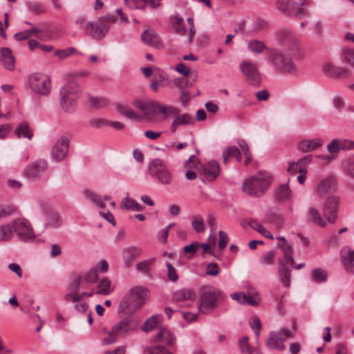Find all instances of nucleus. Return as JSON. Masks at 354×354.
<instances>
[{"mask_svg":"<svg viewBox=\"0 0 354 354\" xmlns=\"http://www.w3.org/2000/svg\"><path fill=\"white\" fill-rule=\"evenodd\" d=\"M81 277L86 286L94 283L98 279L97 270L95 268L91 269L86 273L81 275Z\"/></svg>","mask_w":354,"mask_h":354,"instance_id":"c03bdc74","label":"nucleus"},{"mask_svg":"<svg viewBox=\"0 0 354 354\" xmlns=\"http://www.w3.org/2000/svg\"><path fill=\"white\" fill-rule=\"evenodd\" d=\"M29 12L35 15H40L46 12V6L41 2L30 1L26 3Z\"/></svg>","mask_w":354,"mask_h":354,"instance_id":"58836bf2","label":"nucleus"},{"mask_svg":"<svg viewBox=\"0 0 354 354\" xmlns=\"http://www.w3.org/2000/svg\"><path fill=\"white\" fill-rule=\"evenodd\" d=\"M265 59L274 68L281 73H295L297 72V66L291 56L279 49H268Z\"/></svg>","mask_w":354,"mask_h":354,"instance_id":"20e7f679","label":"nucleus"},{"mask_svg":"<svg viewBox=\"0 0 354 354\" xmlns=\"http://www.w3.org/2000/svg\"><path fill=\"white\" fill-rule=\"evenodd\" d=\"M310 161V158L306 156L303 159H300L297 162H293L288 168V172L292 174H296L297 172L300 173V170L305 169L302 168L304 165L308 163Z\"/></svg>","mask_w":354,"mask_h":354,"instance_id":"79ce46f5","label":"nucleus"},{"mask_svg":"<svg viewBox=\"0 0 354 354\" xmlns=\"http://www.w3.org/2000/svg\"><path fill=\"white\" fill-rule=\"evenodd\" d=\"M176 337L172 332L167 328L161 327L159 328L158 333L156 334L154 341L173 346L176 343Z\"/></svg>","mask_w":354,"mask_h":354,"instance_id":"b1692460","label":"nucleus"},{"mask_svg":"<svg viewBox=\"0 0 354 354\" xmlns=\"http://www.w3.org/2000/svg\"><path fill=\"white\" fill-rule=\"evenodd\" d=\"M248 337L243 336L239 340V347L242 354H252L254 352V348L248 342Z\"/></svg>","mask_w":354,"mask_h":354,"instance_id":"37998d69","label":"nucleus"},{"mask_svg":"<svg viewBox=\"0 0 354 354\" xmlns=\"http://www.w3.org/2000/svg\"><path fill=\"white\" fill-rule=\"evenodd\" d=\"M61 224V218L60 216L57 214H52L50 216V220L47 223V225H49L52 227H57Z\"/></svg>","mask_w":354,"mask_h":354,"instance_id":"e2e57ef3","label":"nucleus"},{"mask_svg":"<svg viewBox=\"0 0 354 354\" xmlns=\"http://www.w3.org/2000/svg\"><path fill=\"white\" fill-rule=\"evenodd\" d=\"M174 298L177 301L192 300L195 298V292L191 289H181L174 293Z\"/></svg>","mask_w":354,"mask_h":354,"instance_id":"473e14b6","label":"nucleus"},{"mask_svg":"<svg viewBox=\"0 0 354 354\" xmlns=\"http://www.w3.org/2000/svg\"><path fill=\"white\" fill-rule=\"evenodd\" d=\"M279 274L281 281L286 286L289 287L291 283V270L286 266L283 261H279Z\"/></svg>","mask_w":354,"mask_h":354,"instance_id":"c756f323","label":"nucleus"},{"mask_svg":"<svg viewBox=\"0 0 354 354\" xmlns=\"http://www.w3.org/2000/svg\"><path fill=\"white\" fill-rule=\"evenodd\" d=\"M60 105L67 113H73L76 109V100L80 97L81 91L75 81H69L59 91Z\"/></svg>","mask_w":354,"mask_h":354,"instance_id":"39448f33","label":"nucleus"},{"mask_svg":"<svg viewBox=\"0 0 354 354\" xmlns=\"http://www.w3.org/2000/svg\"><path fill=\"white\" fill-rule=\"evenodd\" d=\"M116 21L117 17L110 15L100 18L97 23L88 22L85 24V33L93 39H102L109 31L110 24H115Z\"/></svg>","mask_w":354,"mask_h":354,"instance_id":"423d86ee","label":"nucleus"},{"mask_svg":"<svg viewBox=\"0 0 354 354\" xmlns=\"http://www.w3.org/2000/svg\"><path fill=\"white\" fill-rule=\"evenodd\" d=\"M340 58L343 63L349 66L354 67V50L349 48L343 49Z\"/></svg>","mask_w":354,"mask_h":354,"instance_id":"a19ab883","label":"nucleus"},{"mask_svg":"<svg viewBox=\"0 0 354 354\" xmlns=\"http://www.w3.org/2000/svg\"><path fill=\"white\" fill-rule=\"evenodd\" d=\"M139 320L134 317H126L115 323L110 330L103 328L102 344L105 346L114 344L118 342V337H126L138 330Z\"/></svg>","mask_w":354,"mask_h":354,"instance_id":"f03ea898","label":"nucleus"},{"mask_svg":"<svg viewBox=\"0 0 354 354\" xmlns=\"http://www.w3.org/2000/svg\"><path fill=\"white\" fill-rule=\"evenodd\" d=\"M176 71L186 77H188L190 73L189 68L183 63L178 64L176 66Z\"/></svg>","mask_w":354,"mask_h":354,"instance_id":"774afa93","label":"nucleus"},{"mask_svg":"<svg viewBox=\"0 0 354 354\" xmlns=\"http://www.w3.org/2000/svg\"><path fill=\"white\" fill-rule=\"evenodd\" d=\"M171 21L175 33L180 35H185L186 29L183 25V19L178 14L171 17Z\"/></svg>","mask_w":354,"mask_h":354,"instance_id":"c9c22d12","label":"nucleus"},{"mask_svg":"<svg viewBox=\"0 0 354 354\" xmlns=\"http://www.w3.org/2000/svg\"><path fill=\"white\" fill-rule=\"evenodd\" d=\"M238 144L245 156V165H247L252 161V159L249 146L244 140H239L238 141Z\"/></svg>","mask_w":354,"mask_h":354,"instance_id":"de8ad7c7","label":"nucleus"},{"mask_svg":"<svg viewBox=\"0 0 354 354\" xmlns=\"http://www.w3.org/2000/svg\"><path fill=\"white\" fill-rule=\"evenodd\" d=\"M116 110L120 114L131 120H140L142 118V116L141 115L137 113L132 109H131L130 107L125 104H117Z\"/></svg>","mask_w":354,"mask_h":354,"instance_id":"cd10ccee","label":"nucleus"},{"mask_svg":"<svg viewBox=\"0 0 354 354\" xmlns=\"http://www.w3.org/2000/svg\"><path fill=\"white\" fill-rule=\"evenodd\" d=\"M341 261L347 272L354 273V251L344 246L340 251Z\"/></svg>","mask_w":354,"mask_h":354,"instance_id":"412c9836","label":"nucleus"},{"mask_svg":"<svg viewBox=\"0 0 354 354\" xmlns=\"http://www.w3.org/2000/svg\"><path fill=\"white\" fill-rule=\"evenodd\" d=\"M220 268L216 263H210L207 265L206 274L210 276H217L220 273Z\"/></svg>","mask_w":354,"mask_h":354,"instance_id":"052dcab7","label":"nucleus"},{"mask_svg":"<svg viewBox=\"0 0 354 354\" xmlns=\"http://www.w3.org/2000/svg\"><path fill=\"white\" fill-rule=\"evenodd\" d=\"M223 163L227 165L228 163V158L230 157L234 158L237 162H240L242 160V156L240 149L236 146H230L223 152Z\"/></svg>","mask_w":354,"mask_h":354,"instance_id":"c85d7f7f","label":"nucleus"},{"mask_svg":"<svg viewBox=\"0 0 354 354\" xmlns=\"http://www.w3.org/2000/svg\"><path fill=\"white\" fill-rule=\"evenodd\" d=\"M340 199L337 196L327 197L323 205V214L328 223H334L337 218Z\"/></svg>","mask_w":354,"mask_h":354,"instance_id":"4468645a","label":"nucleus"},{"mask_svg":"<svg viewBox=\"0 0 354 354\" xmlns=\"http://www.w3.org/2000/svg\"><path fill=\"white\" fill-rule=\"evenodd\" d=\"M166 266L168 279L173 282H176L178 279L176 268L169 262H167Z\"/></svg>","mask_w":354,"mask_h":354,"instance_id":"13d9d810","label":"nucleus"},{"mask_svg":"<svg viewBox=\"0 0 354 354\" xmlns=\"http://www.w3.org/2000/svg\"><path fill=\"white\" fill-rule=\"evenodd\" d=\"M77 52L76 49L73 47H70L66 49L57 50L55 52V55L59 57L61 59H64L69 56L70 55L74 54Z\"/></svg>","mask_w":354,"mask_h":354,"instance_id":"4d7b16f0","label":"nucleus"},{"mask_svg":"<svg viewBox=\"0 0 354 354\" xmlns=\"http://www.w3.org/2000/svg\"><path fill=\"white\" fill-rule=\"evenodd\" d=\"M47 167L48 162L46 160H37L26 167L25 176L31 180L39 178L46 170Z\"/></svg>","mask_w":354,"mask_h":354,"instance_id":"f3484780","label":"nucleus"},{"mask_svg":"<svg viewBox=\"0 0 354 354\" xmlns=\"http://www.w3.org/2000/svg\"><path fill=\"white\" fill-rule=\"evenodd\" d=\"M292 333L287 328H282L279 332L272 331L267 342L269 348L283 351L285 348L284 342L286 338H292Z\"/></svg>","mask_w":354,"mask_h":354,"instance_id":"ddd939ff","label":"nucleus"},{"mask_svg":"<svg viewBox=\"0 0 354 354\" xmlns=\"http://www.w3.org/2000/svg\"><path fill=\"white\" fill-rule=\"evenodd\" d=\"M219 297L220 292L215 288H203L198 301V311L203 314L212 312L217 306Z\"/></svg>","mask_w":354,"mask_h":354,"instance_id":"0eeeda50","label":"nucleus"},{"mask_svg":"<svg viewBox=\"0 0 354 354\" xmlns=\"http://www.w3.org/2000/svg\"><path fill=\"white\" fill-rule=\"evenodd\" d=\"M247 47L248 50L255 55H259L264 50L268 53V49H272L273 48H268L266 45L260 40L252 39L248 42Z\"/></svg>","mask_w":354,"mask_h":354,"instance_id":"bb28decb","label":"nucleus"},{"mask_svg":"<svg viewBox=\"0 0 354 354\" xmlns=\"http://www.w3.org/2000/svg\"><path fill=\"white\" fill-rule=\"evenodd\" d=\"M70 140L62 136L53 147L51 156L56 161H62L66 158L68 151Z\"/></svg>","mask_w":354,"mask_h":354,"instance_id":"dca6fc26","label":"nucleus"},{"mask_svg":"<svg viewBox=\"0 0 354 354\" xmlns=\"http://www.w3.org/2000/svg\"><path fill=\"white\" fill-rule=\"evenodd\" d=\"M174 85L181 91H184V88L191 86L189 80L186 77H177L173 80Z\"/></svg>","mask_w":354,"mask_h":354,"instance_id":"864d4df0","label":"nucleus"},{"mask_svg":"<svg viewBox=\"0 0 354 354\" xmlns=\"http://www.w3.org/2000/svg\"><path fill=\"white\" fill-rule=\"evenodd\" d=\"M307 218L312 223L320 227H325L328 221L315 207H310L307 210Z\"/></svg>","mask_w":354,"mask_h":354,"instance_id":"4be33fe9","label":"nucleus"},{"mask_svg":"<svg viewBox=\"0 0 354 354\" xmlns=\"http://www.w3.org/2000/svg\"><path fill=\"white\" fill-rule=\"evenodd\" d=\"M141 39L145 45L153 47L157 50H160L164 48L162 39L153 30H145L141 35Z\"/></svg>","mask_w":354,"mask_h":354,"instance_id":"a211bd4d","label":"nucleus"},{"mask_svg":"<svg viewBox=\"0 0 354 354\" xmlns=\"http://www.w3.org/2000/svg\"><path fill=\"white\" fill-rule=\"evenodd\" d=\"M0 62L6 69L9 71L14 70L15 58L10 48L6 47L0 48Z\"/></svg>","mask_w":354,"mask_h":354,"instance_id":"5701e85b","label":"nucleus"},{"mask_svg":"<svg viewBox=\"0 0 354 354\" xmlns=\"http://www.w3.org/2000/svg\"><path fill=\"white\" fill-rule=\"evenodd\" d=\"M220 171V166L215 160L209 161L201 165L199 169L201 174L209 181L214 180L219 175Z\"/></svg>","mask_w":354,"mask_h":354,"instance_id":"aec40b11","label":"nucleus"},{"mask_svg":"<svg viewBox=\"0 0 354 354\" xmlns=\"http://www.w3.org/2000/svg\"><path fill=\"white\" fill-rule=\"evenodd\" d=\"M323 72L331 78H347L351 75L349 69L335 66L330 63H324L322 66Z\"/></svg>","mask_w":354,"mask_h":354,"instance_id":"6ab92c4d","label":"nucleus"},{"mask_svg":"<svg viewBox=\"0 0 354 354\" xmlns=\"http://www.w3.org/2000/svg\"><path fill=\"white\" fill-rule=\"evenodd\" d=\"M86 287L81 276L77 277L75 279L71 282L69 286V290L72 292H77V291L81 288H84Z\"/></svg>","mask_w":354,"mask_h":354,"instance_id":"603ef678","label":"nucleus"},{"mask_svg":"<svg viewBox=\"0 0 354 354\" xmlns=\"http://www.w3.org/2000/svg\"><path fill=\"white\" fill-rule=\"evenodd\" d=\"M250 327L254 330L256 336L258 337L260 335L261 329V323L257 317H253L250 321Z\"/></svg>","mask_w":354,"mask_h":354,"instance_id":"6e6d98bb","label":"nucleus"},{"mask_svg":"<svg viewBox=\"0 0 354 354\" xmlns=\"http://www.w3.org/2000/svg\"><path fill=\"white\" fill-rule=\"evenodd\" d=\"M239 68L249 84L255 87L259 86L261 77L255 64L248 61L243 62L240 64Z\"/></svg>","mask_w":354,"mask_h":354,"instance_id":"f8f14e48","label":"nucleus"},{"mask_svg":"<svg viewBox=\"0 0 354 354\" xmlns=\"http://www.w3.org/2000/svg\"><path fill=\"white\" fill-rule=\"evenodd\" d=\"M28 84L33 92L40 95L47 96L51 91L50 77L43 73H33L28 77Z\"/></svg>","mask_w":354,"mask_h":354,"instance_id":"9d476101","label":"nucleus"},{"mask_svg":"<svg viewBox=\"0 0 354 354\" xmlns=\"http://www.w3.org/2000/svg\"><path fill=\"white\" fill-rule=\"evenodd\" d=\"M192 226L193 229L197 232L204 231L205 226L202 217L201 216H194L192 221Z\"/></svg>","mask_w":354,"mask_h":354,"instance_id":"8fccbe9b","label":"nucleus"},{"mask_svg":"<svg viewBox=\"0 0 354 354\" xmlns=\"http://www.w3.org/2000/svg\"><path fill=\"white\" fill-rule=\"evenodd\" d=\"M90 104L95 109H100L107 105V101L103 98L91 97Z\"/></svg>","mask_w":354,"mask_h":354,"instance_id":"bf43d9fd","label":"nucleus"},{"mask_svg":"<svg viewBox=\"0 0 354 354\" xmlns=\"http://www.w3.org/2000/svg\"><path fill=\"white\" fill-rule=\"evenodd\" d=\"M155 259H149L137 263L136 269L144 273L149 272L150 266L154 262Z\"/></svg>","mask_w":354,"mask_h":354,"instance_id":"3c124183","label":"nucleus"},{"mask_svg":"<svg viewBox=\"0 0 354 354\" xmlns=\"http://www.w3.org/2000/svg\"><path fill=\"white\" fill-rule=\"evenodd\" d=\"M333 106L338 111H342L345 106L344 100L341 97L335 96L333 98Z\"/></svg>","mask_w":354,"mask_h":354,"instance_id":"338daca9","label":"nucleus"},{"mask_svg":"<svg viewBox=\"0 0 354 354\" xmlns=\"http://www.w3.org/2000/svg\"><path fill=\"white\" fill-rule=\"evenodd\" d=\"M323 145L322 140L320 138H315L312 140H304L298 144V149L302 152L307 153L315 150L322 147Z\"/></svg>","mask_w":354,"mask_h":354,"instance_id":"a878e982","label":"nucleus"},{"mask_svg":"<svg viewBox=\"0 0 354 354\" xmlns=\"http://www.w3.org/2000/svg\"><path fill=\"white\" fill-rule=\"evenodd\" d=\"M12 232H16L19 240L24 242L32 241L35 237L30 222L22 218L13 220L11 223Z\"/></svg>","mask_w":354,"mask_h":354,"instance_id":"9b49d317","label":"nucleus"},{"mask_svg":"<svg viewBox=\"0 0 354 354\" xmlns=\"http://www.w3.org/2000/svg\"><path fill=\"white\" fill-rule=\"evenodd\" d=\"M11 223L0 225V241H6L12 236V229Z\"/></svg>","mask_w":354,"mask_h":354,"instance_id":"49530a36","label":"nucleus"},{"mask_svg":"<svg viewBox=\"0 0 354 354\" xmlns=\"http://www.w3.org/2000/svg\"><path fill=\"white\" fill-rule=\"evenodd\" d=\"M270 184V178L266 174H259L246 180L243 185V190L248 195L261 196L268 189Z\"/></svg>","mask_w":354,"mask_h":354,"instance_id":"6e6552de","label":"nucleus"},{"mask_svg":"<svg viewBox=\"0 0 354 354\" xmlns=\"http://www.w3.org/2000/svg\"><path fill=\"white\" fill-rule=\"evenodd\" d=\"M339 140L334 139L327 146V150L332 153H337L339 149Z\"/></svg>","mask_w":354,"mask_h":354,"instance_id":"69168bd1","label":"nucleus"},{"mask_svg":"<svg viewBox=\"0 0 354 354\" xmlns=\"http://www.w3.org/2000/svg\"><path fill=\"white\" fill-rule=\"evenodd\" d=\"M142 253V250L140 248L132 246L125 248L123 250V260L124 266L129 268L131 266L133 261L140 256Z\"/></svg>","mask_w":354,"mask_h":354,"instance_id":"393cba45","label":"nucleus"},{"mask_svg":"<svg viewBox=\"0 0 354 354\" xmlns=\"http://www.w3.org/2000/svg\"><path fill=\"white\" fill-rule=\"evenodd\" d=\"M15 133L17 135L18 138H26L28 140H31L33 134L32 132L26 122H20L15 130Z\"/></svg>","mask_w":354,"mask_h":354,"instance_id":"7c9ffc66","label":"nucleus"},{"mask_svg":"<svg viewBox=\"0 0 354 354\" xmlns=\"http://www.w3.org/2000/svg\"><path fill=\"white\" fill-rule=\"evenodd\" d=\"M337 182L334 175L330 174L322 178L314 188V192L320 197L336 192Z\"/></svg>","mask_w":354,"mask_h":354,"instance_id":"2eb2a0df","label":"nucleus"},{"mask_svg":"<svg viewBox=\"0 0 354 354\" xmlns=\"http://www.w3.org/2000/svg\"><path fill=\"white\" fill-rule=\"evenodd\" d=\"M148 170L151 176L157 180L163 185H170L172 181V175L168 169L165 162L160 159L155 158L149 163Z\"/></svg>","mask_w":354,"mask_h":354,"instance_id":"1a4fd4ad","label":"nucleus"},{"mask_svg":"<svg viewBox=\"0 0 354 354\" xmlns=\"http://www.w3.org/2000/svg\"><path fill=\"white\" fill-rule=\"evenodd\" d=\"M83 193L86 199L90 201L99 208L104 209L105 207V204L103 202L102 198L99 195L88 189L84 190Z\"/></svg>","mask_w":354,"mask_h":354,"instance_id":"e433bc0d","label":"nucleus"},{"mask_svg":"<svg viewBox=\"0 0 354 354\" xmlns=\"http://www.w3.org/2000/svg\"><path fill=\"white\" fill-rule=\"evenodd\" d=\"M145 354H172L167 351L163 346H154L147 348Z\"/></svg>","mask_w":354,"mask_h":354,"instance_id":"5fc2aeb1","label":"nucleus"},{"mask_svg":"<svg viewBox=\"0 0 354 354\" xmlns=\"http://www.w3.org/2000/svg\"><path fill=\"white\" fill-rule=\"evenodd\" d=\"M339 149L342 150H350L354 149V141L349 140H339Z\"/></svg>","mask_w":354,"mask_h":354,"instance_id":"0e129e2a","label":"nucleus"},{"mask_svg":"<svg viewBox=\"0 0 354 354\" xmlns=\"http://www.w3.org/2000/svg\"><path fill=\"white\" fill-rule=\"evenodd\" d=\"M292 192L288 185H281L275 192V198L277 201L283 202L290 198Z\"/></svg>","mask_w":354,"mask_h":354,"instance_id":"2f4dec72","label":"nucleus"},{"mask_svg":"<svg viewBox=\"0 0 354 354\" xmlns=\"http://www.w3.org/2000/svg\"><path fill=\"white\" fill-rule=\"evenodd\" d=\"M313 281L316 283H323L327 279V274L322 268H315L311 272Z\"/></svg>","mask_w":354,"mask_h":354,"instance_id":"a18cd8bd","label":"nucleus"},{"mask_svg":"<svg viewBox=\"0 0 354 354\" xmlns=\"http://www.w3.org/2000/svg\"><path fill=\"white\" fill-rule=\"evenodd\" d=\"M96 295H108L113 291L110 280L107 277H103L97 284Z\"/></svg>","mask_w":354,"mask_h":354,"instance_id":"72a5a7b5","label":"nucleus"},{"mask_svg":"<svg viewBox=\"0 0 354 354\" xmlns=\"http://www.w3.org/2000/svg\"><path fill=\"white\" fill-rule=\"evenodd\" d=\"M126 4L131 9L145 10L148 0H124Z\"/></svg>","mask_w":354,"mask_h":354,"instance_id":"09e8293b","label":"nucleus"},{"mask_svg":"<svg viewBox=\"0 0 354 354\" xmlns=\"http://www.w3.org/2000/svg\"><path fill=\"white\" fill-rule=\"evenodd\" d=\"M160 316L157 315H152L148 318L144 325L142 326V330L145 332H149L158 327L160 322Z\"/></svg>","mask_w":354,"mask_h":354,"instance_id":"ea45409f","label":"nucleus"},{"mask_svg":"<svg viewBox=\"0 0 354 354\" xmlns=\"http://www.w3.org/2000/svg\"><path fill=\"white\" fill-rule=\"evenodd\" d=\"M148 293L145 288H132L120 301L119 312L124 315H132L145 304Z\"/></svg>","mask_w":354,"mask_h":354,"instance_id":"7ed1b4c3","label":"nucleus"},{"mask_svg":"<svg viewBox=\"0 0 354 354\" xmlns=\"http://www.w3.org/2000/svg\"><path fill=\"white\" fill-rule=\"evenodd\" d=\"M231 297L238 301L241 304H248L250 306H257L258 304V302L252 296L245 293L235 292L231 295Z\"/></svg>","mask_w":354,"mask_h":354,"instance_id":"f704fd0d","label":"nucleus"},{"mask_svg":"<svg viewBox=\"0 0 354 354\" xmlns=\"http://www.w3.org/2000/svg\"><path fill=\"white\" fill-rule=\"evenodd\" d=\"M218 236V248L220 250H223L227 246V244L228 243L227 234L223 231H219Z\"/></svg>","mask_w":354,"mask_h":354,"instance_id":"680f3d73","label":"nucleus"},{"mask_svg":"<svg viewBox=\"0 0 354 354\" xmlns=\"http://www.w3.org/2000/svg\"><path fill=\"white\" fill-rule=\"evenodd\" d=\"M122 208H124L126 209H132L133 211H142V207L140 205L136 200L133 198H130L129 196V194L127 193V196L122 199Z\"/></svg>","mask_w":354,"mask_h":354,"instance_id":"4c0bfd02","label":"nucleus"},{"mask_svg":"<svg viewBox=\"0 0 354 354\" xmlns=\"http://www.w3.org/2000/svg\"><path fill=\"white\" fill-rule=\"evenodd\" d=\"M133 104L141 111L143 117L147 120L153 118L158 113L162 114L165 119L169 115H173L174 118L170 125V131L173 133L177 131L178 127L194 122V118L190 114L187 113L180 114L179 108L171 105L160 104L156 100L138 99L133 102Z\"/></svg>","mask_w":354,"mask_h":354,"instance_id":"f257e3e1","label":"nucleus"}]
</instances>
